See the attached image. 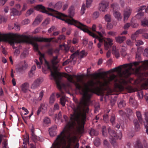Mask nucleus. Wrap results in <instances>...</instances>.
Returning <instances> with one entry per match:
<instances>
[{
    "instance_id": "nucleus-1",
    "label": "nucleus",
    "mask_w": 148,
    "mask_h": 148,
    "mask_svg": "<svg viewBox=\"0 0 148 148\" xmlns=\"http://www.w3.org/2000/svg\"><path fill=\"white\" fill-rule=\"evenodd\" d=\"M74 77L77 79L75 81V85L76 88L80 90L83 94L82 97L79 102L77 100L75 101L77 103V107L73 109L74 113L71 114L70 121L67 124L64 130L57 137H71L73 132L72 130L74 128L76 123H80V118L81 120L82 125H80L77 128V132L80 134L83 132L84 125L86 121V114L89 111L88 106L90 102V98L93 92L99 88L107 86L110 82L114 80L115 82H118L123 84H127V81L124 79L119 81L116 78V75L112 74L110 77H107L106 78H104V82L102 83L99 80L93 79L85 83L83 81L84 75L81 74L78 75H75Z\"/></svg>"
},
{
    "instance_id": "nucleus-2",
    "label": "nucleus",
    "mask_w": 148,
    "mask_h": 148,
    "mask_svg": "<svg viewBox=\"0 0 148 148\" xmlns=\"http://www.w3.org/2000/svg\"><path fill=\"white\" fill-rule=\"evenodd\" d=\"M140 62H142L141 66L138 69H136V72H138L139 69H140V68H142L144 69H148V60H147L144 62H135L133 63L123 64L117 67L111 69L110 71L113 72L117 71L119 76L121 77L127 78L131 74L132 71L134 70L132 68L133 65L136 66L139 65Z\"/></svg>"
},
{
    "instance_id": "nucleus-3",
    "label": "nucleus",
    "mask_w": 148,
    "mask_h": 148,
    "mask_svg": "<svg viewBox=\"0 0 148 148\" xmlns=\"http://www.w3.org/2000/svg\"><path fill=\"white\" fill-rule=\"evenodd\" d=\"M17 35L19 36L18 38H16L15 39L20 41L19 42H15V43H19L24 42H26L32 44L34 46V50L38 52V54L40 56V58L43 59L44 58V55L43 54L41 53L38 50V45L34 41L49 42L52 39L55 38H48L36 37H30L26 36L20 35L18 34H17Z\"/></svg>"
},
{
    "instance_id": "nucleus-4",
    "label": "nucleus",
    "mask_w": 148,
    "mask_h": 148,
    "mask_svg": "<svg viewBox=\"0 0 148 148\" xmlns=\"http://www.w3.org/2000/svg\"><path fill=\"white\" fill-rule=\"evenodd\" d=\"M45 67H47V69L50 70L51 75L55 79L56 83L58 88L61 89V87L60 85V82L62 75L61 73L57 71V67L53 66V68L54 70V72H53L51 70L49 63L45 60Z\"/></svg>"
},
{
    "instance_id": "nucleus-5",
    "label": "nucleus",
    "mask_w": 148,
    "mask_h": 148,
    "mask_svg": "<svg viewBox=\"0 0 148 148\" xmlns=\"http://www.w3.org/2000/svg\"><path fill=\"white\" fill-rule=\"evenodd\" d=\"M19 36L17 34L9 33L6 34H1L0 33V41H3L8 42L12 46L14 49L16 48L14 46L15 42H19V41H18L15 38H18Z\"/></svg>"
},
{
    "instance_id": "nucleus-6",
    "label": "nucleus",
    "mask_w": 148,
    "mask_h": 148,
    "mask_svg": "<svg viewBox=\"0 0 148 148\" xmlns=\"http://www.w3.org/2000/svg\"><path fill=\"white\" fill-rule=\"evenodd\" d=\"M74 10V6L73 5H71L69 9L68 13L69 14V16L71 18V19L68 18L65 19L63 18L62 17V18L64 19V20L63 21H64L66 23L70 25H74L77 27V25H79L77 23L80 22L77 20H75L72 18L75 14Z\"/></svg>"
},
{
    "instance_id": "nucleus-7",
    "label": "nucleus",
    "mask_w": 148,
    "mask_h": 148,
    "mask_svg": "<svg viewBox=\"0 0 148 148\" xmlns=\"http://www.w3.org/2000/svg\"><path fill=\"white\" fill-rule=\"evenodd\" d=\"M77 23L79 25H77L78 28L83 31L84 32L88 33L90 36H92L93 38H95L98 39L99 41V43H103V39L100 38L98 36L95 35L94 34L90 31L88 29V27L86 25L81 23Z\"/></svg>"
},
{
    "instance_id": "nucleus-8",
    "label": "nucleus",
    "mask_w": 148,
    "mask_h": 148,
    "mask_svg": "<svg viewBox=\"0 0 148 148\" xmlns=\"http://www.w3.org/2000/svg\"><path fill=\"white\" fill-rule=\"evenodd\" d=\"M108 131L110 135L109 138L110 143L114 147L117 146L116 140L117 139V137L116 132L110 128H108Z\"/></svg>"
},
{
    "instance_id": "nucleus-9",
    "label": "nucleus",
    "mask_w": 148,
    "mask_h": 148,
    "mask_svg": "<svg viewBox=\"0 0 148 148\" xmlns=\"http://www.w3.org/2000/svg\"><path fill=\"white\" fill-rule=\"evenodd\" d=\"M47 9H48V10H47V12L45 13L50 16H53V14L52 13L54 12L58 14V15L56 16V18L62 20H64V19L62 18V16L64 17L65 16L64 14L61 13H59L53 9L49 8H47Z\"/></svg>"
},
{
    "instance_id": "nucleus-10",
    "label": "nucleus",
    "mask_w": 148,
    "mask_h": 148,
    "mask_svg": "<svg viewBox=\"0 0 148 148\" xmlns=\"http://www.w3.org/2000/svg\"><path fill=\"white\" fill-rule=\"evenodd\" d=\"M27 66L25 61L21 62L17 65L16 71L17 72H21L24 71L26 69Z\"/></svg>"
},
{
    "instance_id": "nucleus-11",
    "label": "nucleus",
    "mask_w": 148,
    "mask_h": 148,
    "mask_svg": "<svg viewBox=\"0 0 148 148\" xmlns=\"http://www.w3.org/2000/svg\"><path fill=\"white\" fill-rule=\"evenodd\" d=\"M132 10L129 7H127L124 11V20L127 21L131 15Z\"/></svg>"
},
{
    "instance_id": "nucleus-12",
    "label": "nucleus",
    "mask_w": 148,
    "mask_h": 148,
    "mask_svg": "<svg viewBox=\"0 0 148 148\" xmlns=\"http://www.w3.org/2000/svg\"><path fill=\"white\" fill-rule=\"evenodd\" d=\"M112 42L113 40L110 38H107V41L104 40V46L106 50H108L111 48L113 44Z\"/></svg>"
},
{
    "instance_id": "nucleus-13",
    "label": "nucleus",
    "mask_w": 148,
    "mask_h": 148,
    "mask_svg": "<svg viewBox=\"0 0 148 148\" xmlns=\"http://www.w3.org/2000/svg\"><path fill=\"white\" fill-rule=\"evenodd\" d=\"M43 80V79L42 78H39L36 79L32 84V88L35 89L42 82Z\"/></svg>"
},
{
    "instance_id": "nucleus-14",
    "label": "nucleus",
    "mask_w": 148,
    "mask_h": 148,
    "mask_svg": "<svg viewBox=\"0 0 148 148\" xmlns=\"http://www.w3.org/2000/svg\"><path fill=\"white\" fill-rule=\"evenodd\" d=\"M23 148H27V143L29 144V137L28 134H26L25 135H23Z\"/></svg>"
},
{
    "instance_id": "nucleus-15",
    "label": "nucleus",
    "mask_w": 148,
    "mask_h": 148,
    "mask_svg": "<svg viewBox=\"0 0 148 148\" xmlns=\"http://www.w3.org/2000/svg\"><path fill=\"white\" fill-rule=\"evenodd\" d=\"M35 8L37 10L43 13H47V10L45 7L41 4L37 5L35 7Z\"/></svg>"
},
{
    "instance_id": "nucleus-16",
    "label": "nucleus",
    "mask_w": 148,
    "mask_h": 148,
    "mask_svg": "<svg viewBox=\"0 0 148 148\" xmlns=\"http://www.w3.org/2000/svg\"><path fill=\"white\" fill-rule=\"evenodd\" d=\"M57 128V126L54 125L51 128L49 129V133L51 136L53 137L56 135V134L55 130Z\"/></svg>"
},
{
    "instance_id": "nucleus-17",
    "label": "nucleus",
    "mask_w": 148,
    "mask_h": 148,
    "mask_svg": "<svg viewBox=\"0 0 148 148\" xmlns=\"http://www.w3.org/2000/svg\"><path fill=\"white\" fill-rule=\"evenodd\" d=\"M99 10L100 11L105 12L108 6V5L105 2H102L99 4Z\"/></svg>"
},
{
    "instance_id": "nucleus-18",
    "label": "nucleus",
    "mask_w": 148,
    "mask_h": 148,
    "mask_svg": "<svg viewBox=\"0 0 148 148\" xmlns=\"http://www.w3.org/2000/svg\"><path fill=\"white\" fill-rule=\"evenodd\" d=\"M29 87V85L28 83L25 82L21 86V89L24 93L26 92Z\"/></svg>"
},
{
    "instance_id": "nucleus-19",
    "label": "nucleus",
    "mask_w": 148,
    "mask_h": 148,
    "mask_svg": "<svg viewBox=\"0 0 148 148\" xmlns=\"http://www.w3.org/2000/svg\"><path fill=\"white\" fill-rule=\"evenodd\" d=\"M146 123H145V126L146 128V132L148 134V112L145 111L144 113Z\"/></svg>"
},
{
    "instance_id": "nucleus-20",
    "label": "nucleus",
    "mask_w": 148,
    "mask_h": 148,
    "mask_svg": "<svg viewBox=\"0 0 148 148\" xmlns=\"http://www.w3.org/2000/svg\"><path fill=\"white\" fill-rule=\"evenodd\" d=\"M115 38L116 41L120 44L122 43L126 39L125 37V36H118L116 37Z\"/></svg>"
},
{
    "instance_id": "nucleus-21",
    "label": "nucleus",
    "mask_w": 148,
    "mask_h": 148,
    "mask_svg": "<svg viewBox=\"0 0 148 148\" xmlns=\"http://www.w3.org/2000/svg\"><path fill=\"white\" fill-rule=\"evenodd\" d=\"M107 73L106 72H103L102 73H94L89 75H92L93 76L95 79H96L100 77L101 75H105L107 74Z\"/></svg>"
},
{
    "instance_id": "nucleus-22",
    "label": "nucleus",
    "mask_w": 148,
    "mask_h": 148,
    "mask_svg": "<svg viewBox=\"0 0 148 148\" xmlns=\"http://www.w3.org/2000/svg\"><path fill=\"white\" fill-rule=\"evenodd\" d=\"M133 123L135 126V129L138 131L140 129V125L137 119H134L133 120Z\"/></svg>"
},
{
    "instance_id": "nucleus-23",
    "label": "nucleus",
    "mask_w": 148,
    "mask_h": 148,
    "mask_svg": "<svg viewBox=\"0 0 148 148\" xmlns=\"http://www.w3.org/2000/svg\"><path fill=\"white\" fill-rule=\"evenodd\" d=\"M136 114L138 119V121L140 123H142L143 121V118L142 114L139 111H137L136 112Z\"/></svg>"
},
{
    "instance_id": "nucleus-24",
    "label": "nucleus",
    "mask_w": 148,
    "mask_h": 148,
    "mask_svg": "<svg viewBox=\"0 0 148 148\" xmlns=\"http://www.w3.org/2000/svg\"><path fill=\"white\" fill-rule=\"evenodd\" d=\"M113 15L118 20L121 19V14L119 12L116 11H114Z\"/></svg>"
},
{
    "instance_id": "nucleus-25",
    "label": "nucleus",
    "mask_w": 148,
    "mask_h": 148,
    "mask_svg": "<svg viewBox=\"0 0 148 148\" xmlns=\"http://www.w3.org/2000/svg\"><path fill=\"white\" fill-rule=\"evenodd\" d=\"M31 131L32 132V136L31 137V138L32 140L35 142L36 140H37V136L35 135L34 133V129L33 127V126H32V128L31 130Z\"/></svg>"
},
{
    "instance_id": "nucleus-26",
    "label": "nucleus",
    "mask_w": 148,
    "mask_h": 148,
    "mask_svg": "<svg viewBox=\"0 0 148 148\" xmlns=\"http://www.w3.org/2000/svg\"><path fill=\"white\" fill-rule=\"evenodd\" d=\"M89 134L91 136H97L98 134V131L95 130V129L91 128L89 132Z\"/></svg>"
},
{
    "instance_id": "nucleus-27",
    "label": "nucleus",
    "mask_w": 148,
    "mask_h": 148,
    "mask_svg": "<svg viewBox=\"0 0 148 148\" xmlns=\"http://www.w3.org/2000/svg\"><path fill=\"white\" fill-rule=\"evenodd\" d=\"M144 11L145 12H147L148 10V8L146 7L145 5H143L138 8L137 9V12H143V11Z\"/></svg>"
},
{
    "instance_id": "nucleus-28",
    "label": "nucleus",
    "mask_w": 148,
    "mask_h": 148,
    "mask_svg": "<svg viewBox=\"0 0 148 148\" xmlns=\"http://www.w3.org/2000/svg\"><path fill=\"white\" fill-rule=\"evenodd\" d=\"M11 10V16L13 15L14 16L15 15H18L20 14H19L18 11L14 8L12 9Z\"/></svg>"
},
{
    "instance_id": "nucleus-29",
    "label": "nucleus",
    "mask_w": 148,
    "mask_h": 148,
    "mask_svg": "<svg viewBox=\"0 0 148 148\" xmlns=\"http://www.w3.org/2000/svg\"><path fill=\"white\" fill-rule=\"evenodd\" d=\"M78 56H79V58L82 59L84 58V56H86L87 55V53L85 52L84 50H82L80 52L79 51Z\"/></svg>"
},
{
    "instance_id": "nucleus-30",
    "label": "nucleus",
    "mask_w": 148,
    "mask_h": 148,
    "mask_svg": "<svg viewBox=\"0 0 148 148\" xmlns=\"http://www.w3.org/2000/svg\"><path fill=\"white\" fill-rule=\"evenodd\" d=\"M135 146V148H143L140 141L138 139L137 140L136 144Z\"/></svg>"
},
{
    "instance_id": "nucleus-31",
    "label": "nucleus",
    "mask_w": 148,
    "mask_h": 148,
    "mask_svg": "<svg viewBox=\"0 0 148 148\" xmlns=\"http://www.w3.org/2000/svg\"><path fill=\"white\" fill-rule=\"evenodd\" d=\"M141 25L144 26H148V20L144 19L141 21Z\"/></svg>"
},
{
    "instance_id": "nucleus-32",
    "label": "nucleus",
    "mask_w": 148,
    "mask_h": 148,
    "mask_svg": "<svg viewBox=\"0 0 148 148\" xmlns=\"http://www.w3.org/2000/svg\"><path fill=\"white\" fill-rule=\"evenodd\" d=\"M66 99L65 97H62L60 99V103L63 106H65Z\"/></svg>"
},
{
    "instance_id": "nucleus-33",
    "label": "nucleus",
    "mask_w": 148,
    "mask_h": 148,
    "mask_svg": "<svg viewBox=\"0 0 148 148\" xmlns=\"http://www.w3.org/2000/svg\"><path fill=\"white\" fill-rule=\"evenodd\" d=\"M55 101V94L54 93H53L51 95L49 103L51 104H53Z\"/></svg>"
},
{
    "instance_id": "nucleus-34",
    "label": "nucleus",
    "mask_w": 148,
    "mask_h": 148,
    "mask_svg": "<svg viewBox=\"0 0 148 148\" xmlns=\"http://www.w3.org/2000/svg\"><path fill=\"white\" fill-rule=\"evenodd\" d=\"M79 51L77 50L75 52L73 53L70 56V59H71V60L73 61L74 58L76 57L79 54Z\"/></svg>"
},
{
    "instance_id": "nucleus-35",
    "label": "nucleus",
    "mask_w": 148,
    "mask_h": 148,
    "mask_svg": "<svg viewBox=\"0 0 148 148\" xmlns=\"http://www.w3.org/2000/svg\"><path fill=\"white\" fill-rule=\"evenodd\" d=\"M105 20L107 22H110L111 21V17L110 15L106 14L104 16Z\"/></svg>"
},
{
    "instance_id": "nucleus-36",
    "label": "nucleus",
    "mask_w": 148,
    "mask_h": 148,
    "mask_svg": "<svg viewBox=\"0 0 148 148\" xmlns=\"http://www.w3.org/2000/svg\"><path fill=\"white\" fill-rule=\"evenodd\" d=\"M58 58V56L53 57L51 60V62L53 65H56L58 62V61H56Z\"/></svg>"
},
{
    "instance_id": "nucleus-37",
    "label": "nucleus",
    "mask_w": 148,
    "mask_h": 148,
    "mask_svg": "<svg viewBox=\"0 0 148 148\" xmlns=\"http://www.w3.org/2000/svg\"><path fill=\"white\" fill-rule=\"evenodd\" d=\"M138 13L136 15V17L138 19H140V18L144 16V12H138Z\"/></svg>"
},
{
    "instance_id": "nucleus-38",
    "label": "nucleus",
    "mask_w": 148,
    "mask_h": 148,
    "mask_svg": "<svg viewBox=\"0 0 148 148\" xmlns=\"http://www.w3.org/2000/svg\"><path fill=\"white\" fill-rule=\"evenodd\" d=\"M47 105L46 103H42L40 105V108L41 109L44 110H45L47 109Z\"/></svg>"
},
{
    "instance_id": "nucleus-39",
    "label": "nucleus",
    "mask_w": 148,
    "mask_h": 148,
    "mask_svg": "<svg viewBox=\"0 0 148 148\" xmlns=\"http://www.w3.org/2000/svg\"><path fill=\"white\" fill-rule=\"evenodd\" d=\"M103 120L106 123H107L109 121V119L108 115L107 114H106L103 115Z\"/></svg>"
},
{
    "instance_id": "nucleus-40",
    "label": "nucleus",
    "mask_w": 148,
    "mask_h": 148,
    "mask_svg": "<svg viewBox=\"0 0 148 148\" xmlns=\"http://www.w3.org/2000/svg\"><path fill=\"white\" fill-rule=\"evenodd\" d=\"M41 21V18L39 16H38L36 18L34 21V23L39 24Z\"/></svg>"
},
{
    "instance_id": "nucleus-41",
    "label": "nucleus",
    "mask_w": 148,
    "mask_h": 148,
    "mask_svg": "<svg viewBox=\"0 0 148 148\" xmlns=\"http://www.w3.org/2000/svg\"><path fill=\"white\" fill-rule=\"evenodd\" d=\"M129 103L132 105H135L136 104V102L135 101L134 99L132 97H130Z\"/></svg>"
},
{
    "instance_id": "nucleus-42",
    "label": "nucleus",
    "mask_w": 148,
    "mask_h": 148,
    "mask_svg": "<svg viewBox=\"0 0 148 148\" xmlns=\"http://www.w3.org/2000/svg\"><path fill=\"white\" fill-rule=\"evenodd\" d=\"M118 105L119 107L121 108L125 106V103L123 101H121L119 103H118Z\"/></svg>"
},
{
    "instance_id": "nucleus-43",
    "label": "nucleus",
    "mask_w": 148,
    "mask_h": 148,
    "mask_svg": "<svg viewBox=\"0 0 148 148\" xmlns=\"http://www.w3.org/2000/svg\"><path fill=\"white\" fill-rule=\"evenodd\" d=\"M125 113L128 115H131L132 114V111L130 108H127L126 109Z\"/></svg>"
},
{
    "instance_id": "nucleus-44",
    "label": "nucleus",
    "mask_w": 148,
    "mask_h": 148,
    "mask_svg": "<svg viewBox=\"0 0 148 148\" xmlns=\"http://www.w3.org/2000/svg\"><path fill=\"white\" fill-rule=\"evenodd\" d=\"M62 3L60 2H58L55 5V7L57 9H60L62 7Z\"/></svg>"
},
{
    "instance_id": "nucleus-45",
    "label": "nucleus",
    "mask_w": 148,
    "mask_h": 148,
    "mask_svg": "<svg viewBox=\"0 0 148 148\" xmlns=\"http://www.w3.org/2000/svg\"><path fill=\"white\" fill-rule=\"evenodd\" d=\"M111 7L113 8L114 11H116V10L119 8L118 5L116 3H113L111 5Z\"/></svg>"
},
{
    "instance_id": "nucleus-46",
    "label": "nucleus",
    "mask_w": 148,
    "mask_h": 148,
    "mask_svg": "<svg viewBox=\"0 0 148 148\" xmlns=\"http://www.w3.org/2000/svg\"><path fill=\"white\" fill-rule=\"evenodd\" d=\"M99 14L98 12H94L93 15V18L96 19L99 16Z\"/></svg>"
},
{
    "instance_id": "nucleus-47",
    "label": "nucleus",
    "mask_w": 148,
    "mask_h": 148,
    "mask_svg": "<svg viewBox=\"0 0 148 148\" xmlns=\"http://www.w3.org/2000/svg\"><path fill=\"white\" fill-rule=\"evenodd\" d=\"M68 81L71 83H72L75 84V81L73 80V79L71 75H69L67 77Z\"/></svg>"
},
{
    "instance_id": "nucleus-48",
    "label": "nucleus",
    "mask_w": 148,
    "mask_h": 148,
    "mask_svg": "<svg viewBox=\"0 0 148 148\" xmlns=\"http://www.w3.org/2000/svg\"><path fill=\"white\" fill-rule=\"evenodd\" d=\"M148 85V82H146L143 83L141 85V87L143 89H147V87Z\"/></svg>"
},
{
    "instance_id": "nucleus-49",
    "label": "nucleus",
    "mask_w": 148,
    "mask_h": 148,
    "mask_svg": "<svg viewBox=\"0 0 148 148\" xmlns=\"http://www.w3.org/2000/svg\"><path fill=\"white\" fill-rule=\"evenodd\" d=\"M110 121L112 124H113L115 123V116L114 115L112 114L110 119Z\"/></svg>"
},
{
    "instance_id": "nucleus-50",
    "label": "nucleus",
    "mask_w": 148,
    "mask_h": 148,
    "mask_svg": "<svg viewBox=\"0 0 148 148\" xmlns=\"http://www.w3.org/2000/svg\"><path fill=\"white\" fill-rule=\"evenodd\" d=\"M43 122L47 124L50 122V120L49 118L47 117H46L43 120Z\"/></svg>"
},
{
    "instance_id": "nucleus-51",
    "label": "nucleus",
    "mask_w": 148,
    "mask_h": 148,
    "mask_svg": "<svg viewBox=\"0 0 148 148\" xmlns=\"http://www.w3.org/2000/svg\"><path fill=\"white\" fill-rule=\"evenodd\" d=\"M44 95V91L42 90L40 92L39 94V96L38 98V100L40 101L43 97Z\"/></svg>"
},
{
    "instance_id": "nucleus-52",
    "label": "nucleus",
    "mask_w": 148,
    "mask_h": 148,
    "mask_svg": "<svg viewBox=\"0 0 148 148\" xmlns=\"http://www.w3.org/2000/svg\"><path fill=\"white\" fill-rule=\"evenodd\" d=\"M126 44L127 45L130 46H133L134 45L133 42L130 40L128 39L127 40Z\"/></svg>"
},
{
    "instance_id": "nucleus-53",
    "label": "nucleus",
    "mask_w": 148,
    "mask_h": 148,
    "mask_svg": "<svg viewBox=\"0 0 148 148\" xmlns=\"http://www.w3.org/2000/svg\"><path fill=\"white\" fill-rule=\"evenodd\" d=\"M34 9L32 8H31L28 10L26 12V15L29 16L31 15L33 12Z\"/></svg>"
},
{
    "instance_id": "nucleus-54",
    "label": "nucleus",
    "mask_w": 148,
    "mask_h": 148,
    "mask_svg": "<svg viewBox=\"0 0 148 148\" xmlns=\"http://www.w3.org/2000/svg\"><path fill=\"white\" fill-rule=\"evenodd\" d=\"M6 20L7 19L5 18L3 16L0 15V23H1L2 22H5Z\"/></svg>"
},
{
    "instance_id": "nucleus-55",
    "label": "nucleus",
    "mask_w": 148,
    "mask_h": 148,
    "mask_svg": "<svg viewBox=\"0 0 148 148\" xmlns=\"http://www.w3.org/2000/svg\"><path fill=\"white\" fill-rule=\"evenodd\" d=\"M71 59H68L67 60H66L63 63V65L65 66L67 64H69L70 62H71L72 60H71Z\"/></svg>"
},
{
    "instance_id": "nucleus-56",
    "label": "nucleus",
    "mask_w": 148,
    "mask_h": 148,
    "mask_svg": "<svg viewBox=\"0 0 148 148\" xmlns=\"http://www.w3.org/2000/svg\"><path fill=\"white\" fill-rule=\"evenodd\" d=\"M28 55V53L27 51H24L21 55V57L24 58H25Z\"/></svg>"
},
{
    "instance_id": "nucleus-57",
    "label": "nucleus",
    "mask_w": 148,
    "mask_h": 148,
    "mask_svg": "<svg viewBox=\"0 0 148 148\" xmlns=\"http://www.w3.org/2000/svg\"><path fill=\"white\" fill-rule=\"evenodd\" d=\"M144 32V30L143 29H138L135 32V34H136L137 35L139 34H141Z\"/></svg>"
},
{
    "instance_id": "nucleus-58",
    "label": "nucleus",
    "mask_w": 148,
    "mask_h": 148,
    "mask_svg": "<svg viewBox=\"0 0 148 148\" xmlns=\"http://www.w3.org/2000/svg\"><path fill=\"white\" fill-rule=\"evenodd\" d=\"M92 0H86V7L88 8L90 7V4L92 2Z\"/></svg>"
},
{
    "instance_id": "nucleus-59",
    "label": "nucleus",
    "mask_w": 148,
    "mask_h": 148,
    "mask_svg": "<svg viewBox=\"0 0 148 148\" xmlns=\"http://www.w3.org/2000/svg\"><path fill=\"white\" fill-rule=\"evenodd\" d=\"M138 35L135 34V32L134 34H132L131 36V38L132 40H134L137 37Z\"/></svg>"
},
{
    "instance_id": "nucleus-60",
    "label": "nucleus",
    "mask_w": 148,
    "mask_h": 148,
    "mask_svg": "<svg viewBox=\"0 0 148 148\" xmlns=\"http://www.w3.org/2000/svg\"><path fill=\"white\" fill-rule=\"evenodd\" d=\"M53 50L52 49H48L47 51V53L48 55H52L53 53Z\"/></svg>"
},
{
    "instance_id": "nucleus-61",
    "label": "nucleus",
    "mask_w": 148,
    "mask_h": 148,
    "mask_svg": "<svg viewBox=\"0 0 148 148\" xmlns=\"http://www.w3.org/2000/svg\"><path fill=\"white\" fill-rule=\"evenodd\" d=\"M138 96L139 97L140 99H142L143 97V91L141 90L140 91L138 92Z\"/></svg>"
},
{
    "instance_id": "nucleus-62",
    "label": "nucleus",
    "mask_w": 148,
    "mask_h": 148,
    "mask_svg": "<svg viewBox=\"0 0 148 148\" xmlns=\"http://www.w3.org/2000/svg\"><path fill=\"white\" fill-rule=\"evenodd\" d=\"M107 27L108 29H110L112 28L113 26L112 24L108 23L107 24Z\"/></svg>"
},
{
    "instance_id": "nucleus-63",
    "label": "nucleus",
    "mask_w": 148,
    "mask_h": 148,
    "mask_svg": "<svg viewBox=\"0 0 148 148\" xmlns=\"http://www.w3.org/2000/svg\"><path fill=\"white\" fill-rule=\"evenodd\" d=\"M113 53H114L116 57V58H118L119 57V52L117 51H114L113 52Z\"/></svg>"
},
{
    "instance_id": "nucleus-64",
    "label": "nucleus",
    "mask_w": 148,
    "mask_h": 148,
    "mask_svg": "<svg viewBox=\"0 0 148 148\" xmlns=\"http://www.w3.org/2000/svg\"><path fill=\"white\" fill-rule=\"evenodd\" d=\"M131 25L130 23H126L124 25V28L125 29H126L128 28Z\"/></svg>"
}]
</instances>
